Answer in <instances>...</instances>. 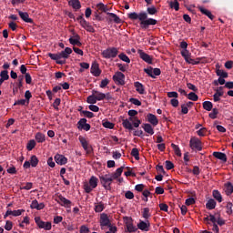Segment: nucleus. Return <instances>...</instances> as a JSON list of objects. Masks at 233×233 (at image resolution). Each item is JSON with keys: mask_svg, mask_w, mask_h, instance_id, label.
Returning a JSON list of instances; mask_svg holds the SVG:
<instances>
[{"mask_svg": "<svg viewBox=\"0 0 233 233\" xmlns=\"http://www.w3.org/2000/svg\"><path fill=\"white\" fill-rule=\"evenodd\" d=\"M125 220H126V227L127 228V232H137V228H136V226H134V220H132V218L126 217Z\"/></svg>", "mask_w": 233, "mask_h": 233, "instance_id": "nucleus-13", "label": "nucleus"}, {"mask_svg": "<svg viewBox=\"0 0 233 233\" xmlns=\"http://www.w3.org/2000/svg\"><path fill=\"white\" fill-rule=\"evenodd\" d=\"M220 97H223V93H215L213 95V100L215 101V103H218V101H221Z\"/></svg>", "mask_w": 233, "mask_h": 233, "instance_id": "nucleus-58", "label": "nucleus"}, {"mask_svg": "<svg viewBox=\"0 0 233 233\" xmlns=\"http://www.w3.org/2000/svg\"><path fill=\"white\" fill-rule=\"evenodd\" d=\"M86 103H88V105H96V103H97V98H96V95L92 93L91 96H87Z\"/></svg>", "mask_w": 233, "mask_h": 233, "instance_id": "nucleus-42", "label": "nucleus"}, {"mask_svg": "<svg viewBox=\"0 0 233 233\" xmlns=\"http://www.w3.org/2000/svg\"><path fill=\"white\" fill-rule=\"evenodd\" d=\"M147 14H148L149 15H156V14H157V8L153 5L151 7H147Z\"/></svg>", "mask_w": 233, "mask_h": 233, "instance_id": "nucleus-47", "label": "nucleus"}, {"mask_svg": "<svg viewBox=\"0 0 233 233\" xmlns=\"http://www.w3.org/2000/svg\"><path fill=\"white\" fill-rule=\"evenodd\" d=\"M56 201L61 205V207H65L66 208H70L72 207V201L63 197V195H57Z\"/></svg>", "mask_w": 233, "mask_h": 233, "instance_id": "nucleus-7", "label": "nucleus"}, {"mask_svg": "<svg viewBox=\"0 0 233 233\" xmlns=\"http://www.w3.org/2000/svg\"><path fill=\"white\" fill-rule=\"evenodd\" d=\"M131 156L133 157H135V159L137 161H139V149L134 147L132 150H131Z\"/></svg>", "mask_w": 233, "mask_h": 233, "instance_id": "nucleus-48", "label": "nucleus"}, {"mask_svg": "<svg viewBox=\"0 0 233 233\" xmlns=\"http://www.w3.org/2000/svg\"><path fill=\"white\" fill-rule=\"evenodd\" d=\"M211 110L212 112L209 113L210 119H217L218 115L219 114V110H218V108H213Z\"/></svg>", "mask_w": 233, "mask_h": 233, "instance_id": "nucleus-51", "label": "nucleus"}, {"mask_svg": "<svg viewBox=\"0 0 233 233\" xmlns=\"http://www.w3.org/2000/svg\"><path fill=\"white\" fill-rule=\"evenodd\" d=\"M187 99H189L190 101H198V99H199V96H198L196 93L190 92L187 95Z\"/></svg>", "mask_w": 233, "mask_h": 233, "instance_id": "nucleus-55", "label": "nucleus"}, {"mask_svg": "<svg viewBox=\"0 0 233 233\" xmlns=\"http://www.w3.org/2000/svg\"><path fill=\"white\" fill-rule=\"evenodd\" d=\"M82 114L85 117H87L88 119H92V117L95 116L94 113L90 111H82Z\"/></svg>", "mask_w": 233, "mask_h": 233, "instance_id": "nucleus-61", "label": "nucleus"}, {"mask_svg": "<svg viewBox=\"0 0 233 233\" xmlns=\"http://www.w3.org/2000/svg\"><path fill=\"white\" fill-rule=\"evenodd\" d=\"M213 198L214 199L218 201V203H221L223 201V197L221 196V193L217 189L213 190Z\"/></svg>", "mask_w": 233, "mask_h": 233, "instance_id": "nucleus-35", "label": "nucleus"}, {"mask_svg": "<svg viewBox=\"0 0 233 233\" xmlns=\"http://www.w3.org/2000/svg\"><path fill=\"white\" fill-rule=\"evenodd\" d=\"M206 208H208V210H214V208H216V200H214V198L208 199L206 203Z\"/></svg>", "mask_w": 233, "mask_h": 233, "instance_id": "nucleus-32", "label": "nucleus"}, {"mask_svg": "<svg viewBox=\"0 0 233 233\" xmlns=\"http://www.w3.org/2000/svg\"><path fill=\"white\" fill-rule=\"evenodd\" d=\"M114 179L115 178L110 174L104 175L100 177V183L106 190H110V185H112V181H114Z\"/></svg>", "mask_w": 233, "mask_h": 233, "instance_id": "nucleus-3", "label": "nucleus"}, {"mask_svg": "<svg viewBox=\"0 0 233 233\" xmlns=\"http://www.w3.org/2000/svg\"><path fill=\"white\" fill-rule=\"evenodd\" d=\"M92 94H94L95 97L96 98V101H103L104 99H106V94L101 93L96 89L92 90Z\"/></svg>", "mask_w": 233, "mask_h": 233, "instance_id": "nucleus-28", "label": "nucleus"}, {"mask_svg": "<svg viewBox=\"0 0 233 233\" xmlns=\"http://www.w3.org/2000/svg\"><path fill=\"white\" fill-rule=\"evenodd\" d=\"M217 76H218L219 77H222V78H226L228 77V73L221 70V69H218L217 70Z\"/></svg>", "mask_w": 233, "mask_h": 233, "instance_id": "nucleus-53", "label": "nucleus"}, {"mask_svg": "<svg viewBox=\"0 0 233 233\" xmlns=\"http://www.w3.org/2000/svg\"><path fill=\"white\" fill-rule=\"evenodd\" d=\"M82 27L85 28V30H86V32H90L91 34H94V32H96V29H94V26H92V25H90V22H87L86 20H82Z\"/></svg>", "mask_w": 233, "mask_h": 233, "instance_id": "nucleus-25", "label": "nucleus"}, {"mask_svg": "<svg viewBox=\"0 0 233 233\" xmlns=\"http://www.w3.org/2000/svg\"><path fill=\"white\" fill-rule=\"evenodd\" d=\"M35 141H37L38 143H45L46 138H45V134L41 133V132H37L35 136Z\"/></svg>", "mask_w": 233, "mask_h": 233, "instance_id": "nucleus-38", "label": "nucleus"}, {"mask_svg": "<svg viewBox=\"0 0 233 233\" xmlns=\"http://www.w3.org/2000/svg\"><path fill=\"white\" fill-rule=\"evenodd\" d=\"M18 15H20L21 19L25 21V23H30L31 25L34 24V20L30 18V15L26 12L18 11Z\"/></svg>", "mask_w": 233, "mask_h": 233, "instance_id": "nucleus-22", "label": "nucleus"}, {"mask_svg": "<svg viewBox=\"0 0 233 233\" xmlns=\"http://www.w3.org/2000/svg\"><path fill=\"white\" fill-rule=\"evenodd\" d=\"M74 37L69 38L70 45H73L74 46H82L83 44L81 43V36L79 35L73 33Z\"/></svg>", "mask_w": 233, "mask_h": 233, "instance_id": "nucleus-16", "label": "nucleus"}, {"mask_svg": "<svg viewBox=\"0 0 233 233\" xmlns=\"http://www.w3.org/2000/svg\"><path fill=\"white\" fill-rule=\"evenodd\" d=\"M55 161L57 165L63 166L68 163V158H66V157H65L64 155L56 154L55 156Z\"/></svg>", "mask_w": 233, "mask_h": 233, "instance_id": "nucleus-18", "label": "nucleus"}, {"mask_svg": "<svg viewBox=\"0 0 233 233\" xmlns=\"http://www.w3.org/2000/svg\"><path fill=\"white\" fill-rule=\"evenodd\" d=\"M232 203L231 202H228L226 208H227V214H228L229 216L232 214Z\"/></svg>", "mask_w": 233, "mask_h": 233, "instance_id": "nucleus-62", "label": "nucleus"}, {"mask_svg": "<svg viewBox=\"0 0 233 233\" xmlns=\"http://www.w3.org/2000/svg\"><path fill=\"white\" fill-rule=\"evenodd\" d=\"M25 79V76L21 75L18 76V83L16 84L17 88L21 90L23 88V81Z\"/></svg>", "mask_w": 233, "mask_h": 233, "instance_id": "nucleus-57", "label": "nucleus"}, {"mask_svg": "<svg viewBox=\"0 0 233 233\" xmlns=\"http://www.w3.org/2000/svg\"><path fill=\"white\" fill-rule=\"evenodd\" d=\"M213 83H214L215 86H218V85H226L225 78H222V77H218V79L214 80Z\"/></svg>", "mask_w": 233, "mask_h": 233, "instance_id": "nucleus-59", "label": "nucleus"}, {"mask_svg": "<svg viewBox=\"0 0 233 233\" xmlns=\"http://www.w3.org/2000/svg\"><path fill=\"white\" fill-rule=\"evenodd\" d=\"M124 168H125V167H120L116 170L115 173H112L111 176H112L113 179H117V177H120L121 174H123Z\"/></svg>", "mask_w": 233, "mask_h": 233, "instance_id": "nucleus-37", "label": "nucleus"}, {"mask_svg": "<svg viewBox=\"0 0 233 233\" xmlns=\"http://www.w3.org/2000/svg\"><path fill=\"white\" fill-rule=\"evenodd\" d=\"M167 3L170 8H173L176 12H179V2H177V0H174V2L167 1Z\"/></svg>", "mask_w": 233, "mask_h": 233, "instance_id": "nucleus-34", "label": "nucleus"}, {"mask_svg": "<svg viewBox=\"0 0 233 233\" xmlns=\"http://www.w3.org/2000/svg\"><path fill=\"white\" fill-rule=\"evenodd\" d=\"M117 54H119V50L116 47H108L102 51V56L104 59H114L117 57Z\"/></svg>", "mask_w": 233, "mask_h": 233, "instance_id": "nucleus-2", "label": "nucleus"}, {"mask_svg": "<svg viewBox=\"0 0 233 233\" xmlns=\"http://www.w3.org/2000/svg\"><path fill=\"white\" fill-rule=\"evenodd\" d=\"M91 74L95 76V77H99V76H101V69H99V64H97V62L92 63Z\"/></svg>", "mask_w": 233, "mask_h": 233, "instance_id": "nucleus-19", "label": "nucleus"}, {"mask_svg": "<svg viewBox=\"0 0 233 233\" xmlns=\"http://www.w3.org/2000/svg\"><path fill=\"white\" fill-rule=\"evenodd\" d=\"M107 15H109V21H114V23H116V25H120L121 23V18H119V16H117V15L114 14V13H106Z\"/></svg>", "mask_w": 233, "mask_h": 233, "instance_id": "nucleus-30", "label": "nucleus"}, {"mask_svg": "<svg viewBox=\"0 0 233 233\" xmlns=\"http://www.w3.org/2000/svg\"><path fill=\"white\" fill-rule=\"evenodd\" d=\"M198 10L199 12H201V14H203L204 15H207L208 19H210L211 21H214V18L216 16H214V15H212V12H210L208 9H205V7L203 6H198Z\"/></svg>", "mask_w": 233, "mask_h": 233, "instance_id": "nucleus-23", "label": "nucleus"}, {"mask_svg": "<svg viewBox=\"0 0 233 233\" xmlns=\"http://www.w3.org/2000/svg\"><path fill=\"white\" fill-rule=\"evenodd\" d=\"M137 228H139V230H143L144 232H148V230H150V222L148 220H140V222L137 224Z\"/></svg>", "mask_w": 233, "mask_h": 233, "instance_id": "nucleus-20", "label": "nucleus"}, {"mask_svg": "<svg viewBox=\"0 0 233 233\" xmlns=\"http://www.w3.org/2000/svg\"><path fill=\"white\" fill-rule=\"evenodd\" d=\"M97 177H91L89 179V186L91 187V188H96L97 187Z\"/></svg>", "mask_w": 233, "mask_h": 233, "instance_id": "nucleus-43", "label": "nucleus"}, {"mask_svg": "<svg viewBox=\"0 0 233 233\" xmlns=\"http://www.w3.org/2000/svg\"><path fill=\"white\" fill-rule=\"evenodd\" d=\"M80 233H90V228H88V227L83 225L80 227Z\"/></svg>", "mask_w": 233, "mask_h": 233, "instance_id": "nucleus-64", "label": "nucleus"}, {"mask_svg": "<svg viewBox=\"0 0 233 233\" xmlns=\"http://www.w3.org/2000/svg\"><path fill=\"white\" fill-rule=\"evenodd\" d=\"M147 117L148 123L153 125V127H157V125L159 124V120L157 119V116H156V115L149 113L147 114Z\"/></svg>", "mask_w": 233, "mask_h": 233, "instance_id": "nucleus-21", "label": "nucleus"}, {"mask_svg": "<svg viewBox=\"0 0 233 233\" xmlns=\"http://www.w3.org/2000/svg\"><path fill=\"white\" fill-rule=\"evenodd\" d=\"M99 223L101 230H105L106 228H107V227H110V225H112V222H110V218H108V215L106 213L100 214Z\"/></svg>", "mask_w": 233, "mask_h": 233, "instance_id": "nucleus-5", "label": "nucleus"}, {"mask_svg": "<svg viewBox=\"0 0 233 233\" xmlns=\"http://www.w3.org/2000/svg\"><path fill=\"white\" fill-rule=\"evenodd\" d=\"M144 72L147 73V76H149V77H152L153 79H156V76H161V69L152 68V66L145 68Z\"/></svg>", "mask_w": 233, "mask_h": 233, "instance_id": "nucleus-8", "label": "nucleus"}, {"mask_svg": "<svg viewBox=\"0 0 233 233\" xmlns=\"http://www.w3.org/2000/svg\"><path fill=\"white\" fill-rule=\"evenodd\" d=\"M134 86L138 94H145V86H143V84H141L140 82H135Z\"/></svg>", "mask_w": 233, "mask_h": 233, "instance_id": "nucleus-29", "label": "nucleus"}, {"mask_svg": "<svg viewBox=\"0 0 233 233\" xmlns=\"http://www.w3.org/2000/svg\"><path fill=\"white\" fill-rule=\"evenodd\" d=\"M78 139L86 154H90V152H92V146L88 144V140H86V138L84 137H79Z\"/></svg>", "mask_w": 233, "mask_h": 233, "instance_id": "nucleus-11", "label": "nucleus"}, {"mask_svg": "<svg viewBox=\"0 0 233 233\" xmlns=\"http://www.w3.org/2000/svg\"><path fill=\"white\" fill-rule=\"evenodd\" d=\"M59 105H61V98H56L53 103V108H55V110H59Z\"/></svg>", "mask_w": 233, "mask_h": 233, "instance_id": "nucleus-60", "label": "nucleus"}, {"mask_svg": "<svg viewBox=\"0 0 233 233\" xmlns=\"http://www.w3.org/2000/svg\"><path fill=\"white\" fill-rule=\"evenodd\" d=\"M35 140L31 139L28 141L27 145H26V149L30 152L32 150H34V148H35Z\"/></svg>", "mask_w": 233, "mask_h": 233, "instance_id": "nucleus-44", "label": "nucleus"}, {"mask_svg": "<svg viewBox=\"0 0 233 233\" xmlns=\"http://www.w3.org/2000/svg\"><path fill=\"white\" fill-rule=\"evenodd\" d=\"M77 128L78 130H86V132H88V130L91 128V126L90 124L86 123V118H81L77 122Z\"/></svg>", "mask_w": 233, "mask_h": 233, "instance_id": "nucleus-12", "label": "nucleus"}, {"mask_svg": "<svg viewBox=\"0 0 233 233\" xmlns=\"http://www.w3.org/2000/svg\"><path fill=\"white\" fill-rule=\"evenodd\" d=\"M166 168L167 170H172V168H174V163H172V161L167 160Z\"/></svg>", "mask_w": 233, "mask_h": 233, "instance_id": "nucleus-63", "label": "nucleus"}, {"mask_svg": "<svg viewBox=\"0 0 233 233\" xmlns=\"http://www.w3.org/2000/svg\"><path fill=\"white\" fill-rule=\"evenodd\" d=\"M69 5L75 9L79 10L81 8V2L79 0H71Z\"/></svg>", "mask_w": 233, "mask_h": 233, "instance_id": "nucleus-39", "label": "nucleus"}, {"mask_svg": "<svg viewBox=\"0 0 233 233\" xmlns=\"http://www.w3.org/2000/svg\"><path fill=\"white\" fill-rule=\"evenodd\" d=\"M137 54L139 55L140 59H143L145 63H147L148 65H152V56H150V55L145 53L141 49H138Z\"/></svg>", "mask_w": 233, "mask_h": 233, "instance_id": "nucleus-15", "label": "nucleus"}, {"mask_svg": "<svg viewBox=\"0 0 233 233\" xmlns=\"http://www.w3.org/2000/svg\"><path fill=\"white\" fill-rule=\"evenodd\" d=\"M142 128H144V131L147 132V134L154 136V127H152L150 124H144Z\"/></svg>", "mask_w": 233, "mask_h": 233, "instance_id": "nucleus-31", "label": "nucleus"}, {"mask_svg": "<svg viewBox=\"0 0 233 233\" xmlns=\"http://www.w3.org/2000/svg\"><path fill=\"white\" fill-rule=\"evenodd\" d=\"M35 222L39 228H44V230H52V222H45L41 219V217H35Z\"/></svg>", "mask_w": 233, "mask_h": 233, "instance_id": "nucleus-6", "label": "nucleus"}, {"mask_svg": "<svg viewBox=\"0 0 233 233\" xmlns=\"http://www.w3.org/2000/svg\"><path fill=\"white\" fill-rule=\"evenodd\" d=\"M157 25V20L154 18H148V14L147 12H144V19L140 22V28L143 30H147L149 26H154Z\"/></svg>", "mask_w": 233, "mask_h": 233, "instance_id": "nucleus-1", "label": "nucleus"}, {"mask_svg": "<svg viewBox=\"0 0 233 233\" xmlns=\"http://www.w3.org/2000/svg\"><path fill=\"white\" fill-rule=\"evenodd\" d=\"M128 19H131V21H136L137 19H139L140 23L145 18V12H140L139 14L133 12L129 13L127 15Z\"/></svg>", "mask_w": 233, "mask_h": 233, "instance_id": "nucleus-14", "label": "nucleus"}, {"mask_svg": "<svg viewBox=\"0 0 233 233\" xmlns=\"http://www.w3.org/2000/svg\"><path fill=\"white\" fill-rule=\"evenodd\" d=\"M122 125L124 128H126L127 130H134V127L132 126V123H130V120L128 119H124Z\"/></svg>", "mask_w": 233, "mask_h": 233, "instance_id": "nucleus-40", "label": "nucleus"}, {"mask_svg": "<svg viewBox=\"0 0 233 233\" xmlns=\"http://www.w3.org/2000/svg\"><path fill=\"white\" fill-rule=\"evenodd\" d=\"M60 56V59H68L70 57V54H72V48L66 47L64 51L58 53Z\"/></svg>", "mask_w": 233, "mask_h": 233, "instance_id": "nucleus-24", "label": "nucleus"}, {"mask_svg": "<svg viewBox=\"0 0 233 233\" xmlns=\"http://www.w3.org/2000/svg\"><path fill=\"white\" fill-rule=\"evenodd\" d=\"M102 126L104 127V128H109V129H112L115 127L114 123L108 120L103 121Z\"/></svg>", "mask_w": 233, "mask_h": 233, "instance_id": "nucleus-50", "label": "nucleus"}, {"mask_svg": "<svg viewBox=\"0 0 233 233\" xmlns=\"http://www.w3.org/2000/svg\"><path fill=\"white\" fill-rule=\"evenodd\" d=\"M25 97L26 100V105H30V99H32V92H30V90H26L25 93Z\"/></svg>", "mask_w": 233, "mask_h": 233, "instance_id": "nucleus-56", "label": "nucleus"}, {"mask_svg": "<svg viewBox=\"0 0 233 233\" xmlns=\"http://www.w3.org/2000/svg\"><path fill=\"white\" fill-rule=\"evenodd\" d=\"M118 57L121 61H124V63H130V58L125 53L118 55Z\"/></svg>", "mask_w": 233, "mask_h": 233, "instance_id": "nucleus-52", "label": "nucleus"}, {"mask_svg": "<svg viewBox=\"0 0 233 233\" xmlns=\"http://www.w3.org/2000/svg\"><path fill=\"white\" fill-rule=\"evenodd\" d=\"M171 147L176 154V156H177L178 157H181V149H179V147L176 144H171Z\"/></svg>", "mask_w": 233, "mask_h": 233, "instance_id": "nucleus-46", "label": "nucleus"}, {"mask_svg": "<svg viewBox=\"0 0 233 233\" xmlns=\"http://www.w3.org/2000/svg\"><path fill=\"white\" fill-rule=\"evenodd\" d=\"M0 78L4 79V81H8L10 79V76L8 75L7 70H3L0 73Z\"/></svg>", "mask_w": 233, "mask_h": 233, "instance_id": "nucleus-49", "label": "nucleus"}, {"mask_svg": "<svg viewBox=\"0 0 233 233\" xmlns=\"http://www.w3.org/2000/svg\"><path fill=\"white\" fill-rule=\"evenodd\" d=\"M113 81H115L116 85H121L123 86V85H125V74L122 72H116L113 76Z\"/></svg>", "mask_w": 233, "mask_h": 233, "instance_id": "nucleus-10", "label": "nucleus"}, {"mask_svg": "<svg viewBox=\"0 0 233 233\" xmlns=\"http://www.w3.org/2000/svg\"><path fill=\"white\" fill-rule=\"evenodd\" d=\"M181 56L188 65H199V62H196V60L190 58V52L188 50L181 51Z\"/></svg>", "mask_w": 233, "mask_h": 233, "instance_id": "nucleus-9", "label": "nucleus"}, {"mask_svg": "<svg viewBox=\"0 0 233 233\" xmlns=\"http://www.w3.org/2000/svg\"><path fill=\"white\" fill-rule=\"evenodd\" d=\"M202 106H203L204 110H207L208 112H210L212 110V108H214V105L210 101L203 102Z\"/></svg>", "mask_w": 233, "mask_h": 233, "instance_id": "nucleus-36", "label": "nucleus"}, {"mask_svg": "<svg viewBox=\"0 0 233 233\" xmlns=\"http://www.w3.org/2000/svg\"><path fill=\"white\" fill-rule=\"evenodd\" d=\"M48 57L52 59L53 61H56V65H65L66 63V60H60L61 57L59 56V53L53 54V53H48L47 54Z\"/></svg>", "mask_w": 233, "mask_h": 233, "instance_id": "nucleus-17", "label": "nucleus"}, {"mask_svg": "<svg viewBox=\"0 0 233 233\" xmlns=\"http://www.w3.org/2000/svg\"><path fill=\"white\" fill-rule=\"evenodd\" d=\"M103 210H105V204L103 202H99L95 206V212L99 213L103 212Z\"/></svg>", "mask_w": 233, "mask_h": 233, "instance_id": "nucleus-45", "label": "nucleus"}, {"mask_svg": "<svg viewBox=\"0 0 233 233\" xmlns=\"http://www.w3.org/2000/svg\"><path fill=\"white\" fill-rule=\"evenodd\" d=\"M224 192L228 196H232L233 193V185L231 182H226L224 184Z\"/></svg>", "mask_w": 233, "mask_h": 233, "instance_id": "nucleus-27", "label": "nucleus"}, {"mask_svg": "<svg viewBox=\"0 0 233 233\" xmlns=\"http://www.w3.org/2000/svg\"><path fill=\"white\" fill-rule=\"evenodd\" d=\"M29 163L33 168H35L39 165V158L35 155L31 156Z\"/></svg>", "mask_w": 233, "mask_h": 233, "instance_id": "nucleus-33", "label": "nucleus"}, {"mask_svg": "<svg viewBox=\"0 0 233 233\" xmlns=\"http://www.w3.org/2000/svg\"><path fill=\"white\" fill-rule=\"evenodd\" d=\"M207 132H208L207 127H202L197 131V134L200 137H205L207 136Z\"/></svg>", "mask_w": 233, "mask_h": 233, "instance_id": "nucleus-54", "label": "nucleus"}, {"mask_svg": "<svg viewBox=\"0 0 233 233\" xmlns=\"http://www.w3.org/2000/svg\"><path fill=\"white\" fill-rule=\"evenodd\" d=\"M189 147L191 150H198V152H201V150H203V143L199 138L196 137H192L190 138Z\"/></svg>", "mask_w": 233, "mask_h": 233, "instance_id": "nucleus-4", "label": "nucleus"}, {"mask_svg": "<svg viewBox=\"0 0 233 233\" xmlns=\"http://www.w3.org/2000/svg\"><path fill=\"white\" fill-rule=\"evenodd\" d=\"M151 217H152V213H150V208H144L142 211V218H144V219H148Z\"/></svg>", "mask_w": 233, "mask_h": 233, "instance_id": "nucleus-41", "label": "nucleus"}, {"mask_svg": "<svg viewBox=\"0 0 233 233\" xmlns=\"http://www.w3.org/2000/svg\"><path fill=\"white\" fill-rule=\"evenodd\" d=\"M213 157H216L217 159H219L223 163H227V154L223 152L215 151L213 152Z\"/></svg>", "mask_w": 233, "mask_h": 233, "instance_id": "nucleus-26", "label": "nucleus"}]
</instances>
